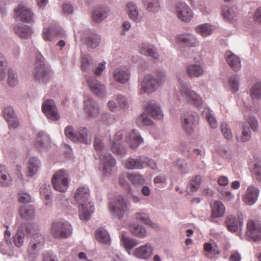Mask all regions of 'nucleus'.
Wrapping results in <instances>:
<instances>
[{"label":"nucleus","instance_id":"obj_1","mask_svg":"<svg viewBox=\"0 0 261 261\" xmlns=\"http://www.w3.org/2000/svg\"><path fill=\"white\" fill-rule=\"evenodd\" d=\"M89 193V189L86 186L79 187L74 193V199L80 205L79 217L83 221L89 220L94 210L93 205L87 203Z\"/></svg>","mask_w":261,"mask_h":261},{"label":"nucleus","instance_id":"obj_2","mask_svg":"<svg viewBox=\"0 0 261 261\" xmlns=\"http://www.w3.org/2000/svg\"><path fill=\"white\" fill-rule=\"evenodd\" d=\"M25 230L28 233H33L27 248V253L28 257L34 258L43 249L44 245V239L41 234L38 233H34L36 230L35 227L31 224L27 226Z\"/></svg>","mask_w":261,"mask_h":261},{"label":"nucleus","instance_id":"obj_3","mask_svg":"<svg viewBox=\"0 0 261 261\" xmlns=\"http://www.w3.org/2000/svg\"><path fill=\"white\" fill-rule=\"evenodd\" d=\"M50 233L55 239H66L72 234V227L67 221L64 220L55 221L51 224Z\"/></svg>","mask_w":261,"mask_h":261},{"label":"nucleus","instance_id":"obj_4","mask_svg":"<svg viewBox=\"0 0 261 261\" xmlns=\"http://www.w3.org/2000/svg\"><path fill=\"white\" fill-rule=\"evenodd\" d=\"M128 202L123 196L117 195L109 203V208L113 217L120 219L128 212Z\"/></svg>","mask_w":261,"mask_h":261},{"label":"nucleus","instance_id":"obj_5","mask_svg":"<svg viewBox=\"0 0 261 261\" xmlns=\"http://www.w3.org/2000/svg\"><path fill=\"white\" fill-rule=\"evenodd\" d=\"M165 80V74L163 72L158 75L156 79H154L150 74L146 75L141 84V88L144 92L151 93L155 91L159 86Z\"/></svg>","mask_w":261,"mask_h":261},{"label":"nucleus","instance_id":"obj_6","mask_svg":"<svg viewBox=\"0 0 261 261\" xmlns=\"http://www.w3.org/2000/svg\"><path fill=\"white\" fill-rule=\"evenodd\" d=\"M33 74L34 78L37 80L42 82H47L49 77V71L44 66V61L43 56L39 54L36 56L35 68Z\"/></svg>","mask_w":261,"mask_h":261},{"label":"nucleus","instance_id":"obj_7","mask_svg":"<svg viewBox=\"0 0 261 261\" xmlns=\"http://www.w3.org/2000/svg\"><path fill=\"white\" fill-rule=\"evenodd\" d=\"M51 182L56 191L64 192L68 187V176L65 170L57 171L53 176Z\"/></svg>","mask_w":261,"mask_h":261},{"label":"nucleus","instance_id":"obj_8","mask_svg":"<svg viewBox=\"0 0 261 261\" xmlns=\"http://www.w3.org/2000/svg\"><path fill=\"white\" fill-rule=\"evenodd\" d=\"M179 93L182 100L197 108H201L203 101L201 97L194 91L186 87H182Z\"/></svg>","mask_w":261,"mask_h":261},{"label":"nucleus","instance_id":"obj_9","mask_svg":"<svg viewBox=\"0 0 261 261\" xmlns=\"http://www.w3.org/2000/svg\"><path fill=\"white\" fill-rule=\"evenodd\" d=\"M127 133L125 130H121L116 133L113 138L110 139L111 144V149L112 151L117 155H124L126 153V149L121 146L123 136H126Z\"/></svg>","mask_w":261,"mask_h":261},{"label":"nucleus","instance_id":"obj_10","mask_svg":"<svg viewBox=\"0 0 261 261\" xmlns=\"http://www.w3.org/2000/svg\"><path fill=\"white\" fill-rule=\"evenodd\" d=\"M99 160L102 165V171L106 175H110L112 173V168L116 164L115 158L109 153L101 154L99 155Z\"/></svg>","mask_w":261,"mask_h":261},{"label":"nucleus","instance_id":"obj_11","mask_svg":"<svg viewBox=\"0 0 261 261\" xmlns=\"http://www.w3.org/2000/svg\"><path fill=\"white\" fill-rule=\"evenodd\" d=\"M175 12L177 17L183 21H189L193 17L192 11L185 3H178L175 6Z\"/></svg>","mask_w":261,"mask_h":261},{"label":"nucleus","instance_id":"obj_12","mask_svg":"<svg viewBox=\"0 0 261 261\" xmlns=\"http://www.w3.org/2000/svg\"><path fill=\"white\" fill-rule=\"evenodd\" d=\"M247 234L252 241L261 240V223L258 221L250 220L247 223Z\"/></svg>","mask_w":261,"mask_h":261},{"label":"nucleus","instance_id":"obj_13","mask_svg":"<svg viewBox=\"0 0 261 261\" xmlns=\"http://www.w3.org/2000/svg\"><path fill=\"white\" fill-rule=\"evenodd\" d=\"M42 110L48 119L53 121L58 120L59 119L60 116L54 100L51 99L45 100L42 104Z\"/></svg>","mask_w":261,"mask_h":261},{"label":"nucleus","instance_id":"obj_14","mask_svg":"<svg viewBox=\"0 0 261 261\" xmlns=\"http://www.w3.org/2000/svg\"><path fill=\"white\" fill-rule=\"evenodd\" d=\"M195 113L187 112L184 113L181 118V125L184 130L189 134L193 132L195 127Z\"/></svg>","mask_w":261,"mask_h":261},{"label":"nucleus","instance_id":"obj_15","mask_svg":"<svg viewBox=\"0 0 261 261\" xmlns=\"http://www.w3.org/2000/svg\"><path fill=\"white\" fill-rule=\"evenodd\" d=\"M15 15L21 21L30 23L33 20V13L30 9L20 4L15 10Z\"/></svg>","mask_w":261,"mask_h":261},{"label":"nucleus","instance_id":"obj_16","mask_svg":"<svg viewBox=\"0 0 261 261\" xmlns=\"http://www.w3.org/2000/svg\"><path fill=\"white\" fill-rule=\"evenodd\" d=\"M221 15L223 18L229 22L236 21L238 18V11L236 8L224 6L222 8Z\"/></svg>","mask_w":261,"mask_h":261},{"label":"nucleus","instance_id":"obj_17","mask_svg":"<svg viewBox=\"0 0 261 261\" xmlns=\"http://www.w3.org/2000/svg\"><path fill=\"white\" fill-rule=\"evenodd\" d=\"M88 84L91 91L98 96H102L106 93L105 86L93 77H90L88 81Z\"/></svg>","mask_w":261,"mask_h":261},{"label":"nucleus","instance_id":"obj_18","mask_svg":"<svg viewBox=\"0 0 261 261\" xmlns=\"http://www.w3.org/2000/svg\"><path fill=\"white\" fill-rule=\"evenodd\" d=\"M124 140L132 148L138 147L143 142V139L138 131L135 129H133L129 134L127 133L126 136L124 137Z\"/></svg>","mask_w":261,"mask_h":261},{"label":"nucleus","instance_id":"obj_19","mask_svg":"<svg viewBox=\"0 0 261 261\" xmlns=\"http://www.w3.org/2000/svg\"><path fill=\"white\" fill-rule=\"evenodd\" d=\"M225 59L230 68L234 71H238L241 68V60L239 57L229 50L225 52Z\"/></svg>","mask_w":261,"mask_h":261},{"label":"nucleus","instance_id":"obj_20","mask_svg":"<svg viewBox=\"0 0 261 261\" xmlns=\"http://www.w3.org/2000/svg\"><path fill=\"white\" fill-rule=\"evenodd\" d=\"M177 41L185 46L195 47L198 45V42L195 36L190 34L187 33L179 35L176 37Z\"/></svg>","mask_w":261,"mask_h":261},{"label":"nucleus","instance_id":"obj_21","mask_svg":"<svg viewBox=\"0 0 261 261\" xmlns=\"http://www.w3.org/2000/svg\"><path fill=\"white\" fill-rule=\"evenodd\" d=\"M152 254V248L149 244L142 245L136 248L133 255L140 259H146Z\"/></svg>","mask_w":261,"mask_h":261},{"label":"nucleus","instance_id":"obj_22","mask_svg":"<svg viewBox=\"0 0 261 261\" xmlns=\"http://www.w3.org/2000/svg\"><path fill=\"white\" fill-rule=\"evenodd\" d=\"M84 111L91 117H96L99 113L97 103L93 99H87L84 101Z\"/></svg>","mask_w":261,"mask_h":261},{"label":"nucleus","instance_id":"obj_23","mask_svg":"<svg viewBox=\"0 0 261 261\" xmlns=\"http://www.w3.org/2000/svg\"><path fill=\"white\" fill-rule=\"evenodd\" d=\"M127 13L130 19L136 22H139L144 17V13L139 12L137 6L133 3L129 2L127 4Z\"/></svg>","mask_w":261,"mask_h":261},{"label":"nucleus","instance_id":"obj_24","mask_svg":"<svg viewBox=\"0 0 261 261\" xmlns=\"http://www.w3.org/2000/svg\"><path fill=\"white\" fill-rule=\"evenodd\" d=\"M129 70L125 67L117 68L113 72L114 80L121 83H126L129 79Z\"/></svg>","mask_w":261,"mask_h":261},{"label":"nucleus","instance_id":"obj_25","mask_svg":"<svg viewBox=\"0 0 261 261\" xmlns=\"http://www.w3.org/2000/svg\"><path fill=\"white\" fill-rule=\"evenodd\" d=\"M259 190L253 186H249L247 189L246 192L243 199L244 202L248 205H252L257 200Z\"/></svg>","mask_w":261,"mask_h":261},{"label":"nucleus","instance_id":"obj_26","mask_svg":"<svg viewBox=\"0 0 261 261\" xmlns=\"http://www.w3.org/2000/svg\"><path fill=\"white\" fill-rule=\"evenodd\" d=\"M145 161L143 160V156L134 159L128 158L124 162V166L125 168L129 170L141 169L143 168Z\"/></svg>","mask_w":261,"mask_h":261},{"label":"nucleus","instance_id":"obj_27","mask_svg":"<svg viewBox=\"0 0 261 261\" xmlns=\"http://www.w3.org/2000/svg\"><path fill=\"white\" fill-rule=\"evenodd\" d=\"M211 210L212 217L214 218L222 217L225 213V206L220 201H216L211 204Z\"/></svg>","mask_w":261,"mask_h":261},{"label":"nucleus","instance_id":"obj_28","mask_svg":"<svg viewBox=\"0 0 261 261\" xmlns=\"http://www.w3.org/2000/svg\"><path fill=\"white\" fill-rule=\"evenodd\" d=\"M187 73L191 78L199 77L204 74V67L199 64H191L187 67Z\"/></svg>","mask_w":261,"mask_h":261},{"label":"nucleus","instance_id":"obj_29","mask_svg":"<svg viewBox=\"0 0 261 261\" xmlns=\"http://www.w3.org/2000/svg\"><path fill=\"white\" fill-rule=\"evenodd\" d=\"M146 111L154 119H161L163 117V114L160 107L154 102L151 101L148 103L145 108Z\"/></svg>","mask_w":261,"mask_h":261},{"label":"nucleus","instance_id":"obj_30","mask_svg":"<svg viewBox=\"0 0 261 261\" xmlns=\"http://www.w3.org/2000/svg\"><path fill=\"white\" fill-rule=\"evenodd\" d=\"M15 33L20 38L22 39H28L32 34L31 29L25 24H18L13 28Z\"/></svg>","mask_w":261,"mask_h":261},{"label":"nucleus","instance_id":"obj_31","mask_svg":"<svg viewBox=\"0 0 261 261\" xmlns=\"http://www.w3.org/2000/svg\"><path fill=\"white\" fill-rule=\"evenodd\" d=\"M62 35L61 29H54L51 28H44L42 33V37L45 41H53L56 37H60Z\"/></svg>","mask_w":261,"mask_h":261},{"label":"nucleus","instance_id":"obj_32","mask_svg":"<svg viewBox=\"0 0 261 261\" xmlns=\"http://www.w3.org/2000/svg\"><path fill=\"white\" fill-rule=\"evenodd\" d=\"M139 52L145 56H149L153 59H157L158 58V54L154 46L147 43H142L140 46Z\"/></svg>","mask_w":261,"mask_h":261},{"label":"nucleus","instance_id":"obj_33","mask_svg":"<svg viewBox=\"0 0 261 261\" xmlns=\"http://www.w3.org/2000/svg\"><path fill=\"white\" fill-rule=\"evenodd\" d=\"M79 141L85 144H90L91 142V133L85 127L80 128L77 133V142Z\"/></svg>","mask_w":261,"mask_h":261},{"label":"nucleus","instance_id":"obj_34","mask_svg":"<svg viewBox=\"0 0 261 261\" xmlns=\"http://www.w3.org/2000/svg\"><path fill=\"white\" fill-rule=\"evenodd\" d=\"M25 233L22 227H19L15 234L13 236V243L15 247L20 248L22 247L24 242Z\"/></svg>","mask_w":261,"mask_h":261},{"label":"nucleus","instance_id":"obj_35","mask_svg":"<svg viewBox=\"0 0 261 261\" xmlns=\"http://www.w3.org/2000/svg\"><path fill=\"white\" fill-rule=\"evenodd\" d=\"M19 213L20 217L23 219L30 220L35 217V208L32 205L20 207Z\"/></svg>","mask_w":261,"mask_h":261},{"label":"nucleus","instance_id":"obj_36","mask_svg":"<svg viewBox=\"0 0 261 261\" xmlns=\"http://www.w3.org/2000/svg\"><path fill=\"white\" fill-rule=\"evenodd\" d=\"M28 169L30 176L35 175L40 167V162L36 158H30L28 162Z\"/></svg>","mask_w":261,"mask_h":261},{"label":"nucleus","instance_id":"obj_37","mask_svg":"<svg viewBox=\"0 0 261 261\" xmlns=\"http://www.w3.org/2000/svg\"><path fill=\"white\" fill-rule=\"evenodd\" d=\"M109 10L107 7H99L95 10L93 14L94 21L99 22L107 17Z\"/></svg>","mask_w":261,"mask_h":261},{"label":"nucleus","instance_id":"obj_38","mask_svg":"<svg viewBox=\"0 0 261 261\" xmlns=\"http://www.w3.org/2000/svg\"><path fill=\"white\" fill-rule=\"evenodd\" d=\"M12 180L6 171L5 167L0 165V186L2 187H8L11 184Z\"/></svg>","mask_w":261,"mask_h":261},{"label":"nucleus","instance_id":"obj_39","mask_svg":"<svg viewBox=\"0 0 261 261\" xmlns=\"http://www.w3.org/2000/svg\"><path fill=\"white\" fill-rule=\"evenodd\" d=\"M96 239L101 243L110 244L111 239L108 231L105 229L101 228L98 229L95 232Z\"/></svg>","mask_w":261,"mask_h":261},{"label":"nucleus","instance_id":"obj_40","mask_svg":"<svg viewBox=\"0 0 261 261\" xmlns=\"http://www.w3.org/2000/svg\"><path fill=\"white\" fill-rule=\"evenodd\" d=\"M225 224L227 229L230 232H236L239 229V222L234 216H229L227 217Z\"/></svg>","mask_w":261,"mask_h":261},{"label":"nucleus","instance_id":"obj_41","mask_svg":"<svg viewBox=\"0 0 261 261\" xmlns=\"http://www.w3.org/2000/svg\"><path fill=\"white\" fill-rule=\"evenodd\" d=\"M195 31L203 37H206L211 34L213 28L208 23H204L198 25L195 28Z\"/></svg>","mask_w":261,"mask_h":261},{"label":"nucleus","instance_id":"obj_42","mask_svg":"<svg viewBox=\"0 0 261 261\" xmlns=\"http://www.w3.org/2000/svg\"><path fill=\"white\" fill-rule=\"evenodd\" d=\"M145 8L149 12L155 13L160 9L158 0H142Z\"/></svg>","mask_w":261,"mask_h":261},{"label":"nucleus","instance_id":"obj_43","mask_svg":"<svg viewBox=\"0 0 261 261\" xmlns=\"http://www.w3.org/2000/svg\"><path fill=\"white\" fill-rule=\"evenodd\" d=\"M40 193L45 204H49L51 202V189L49 185H42L40 188Z\"/></svg>","mask_w":261,"mask_h":261},{"label":"nucleus","instance_id":"obj_44","mask_svg":"<svg viewBox=\"0 0 261 261\" xmlns=\"http://www.w3.org/2000/svg\"><path fill=\"white\" fill-rule=\"evenodd\" d=\"M201 182V176L199 175H195L190 181L188 186L189 190L191 192H196L200 186Z\"/></svg>","mask_w":261,"mask_h":261},{"label":"nucleus","instance_id":"obj_45","mask_svg":"<svg viewBox=\"0 0 261 261\" xmlns=\"http://www.w3.org/2000/svg\"><path fill=\"white\" fill-rule=\"evenodd\" d=\"M127 178L133 185H142L145 182L143 176L137 173H127Z\"/></svg>","mask_w":261,"mask_h":261},{"label":"nucleus","instance_id":"obj_46","mask_svg":"<svg viewBox=\"0 0 261 261\" xmlns=\"http://www.w3.org/2000/svg\"><path fill=\"white\" fill-rule=\"evenodd\" d=\"M202 115L205 117L210 126L212 128H215L217 127L218 123L217 120L213 115L211 114V111L208 109H205L202 112Z\"/></svg>","mask_w":261,"mask_h":261},{"label":"nucleus","instance_id":"obj_47","mask_svg":"<svg viewBox=\"0 0 261 261\" xmlns=\"http://www.w3.org/2000/svg\"><path fill=\"white\" fill-rule=\"evenodd\" d=\"M7 83L10 87H14L18 83V80L16 72L12 69L8 70Z\"/></svg>","mask_w":261,"mask_h":261},{"label":"nucleus","instance_id":"obj_48","mask_svg":"<svg viewBox=\"0 0 261 261\" xmlns=\"http://www.w3.org/2000/svg\"><path fill=\"white\" fill-rule=\"evenodd\" d=\"M251 96L253 100L261 98V83L254 85L250 90Z\"/></svg>","mask_w":261,"mask_h":261},{"label":"nucleus","instance_id":"obj_49","mask_svg":"<svg viewBox=\"0 0 261 261\" xmlns=\"http://www.w3.org/2000/svg\"><path fill=\"white\" fill-rule=\"evenodd\" d=\"M136 122L137 125L139 126L143 125H151L153 124L152 120L144 113H142L140 115V116L137 118Z\"/></svg>","mask_w":261,"mask_h":261},{"label":"nucleus","instance_id":"obj_50","mask_svg":"<svg viewBox=\"0 0 261 261\" xmlns=\"http://www.w3.org/2000/svg\"><path fill=\"white\" fill-rule=\"evenodd\" d=\"M99 41L98 35L92 34L87 38L86 43L89 47L94 48L98 45Z\"/></svg>","mask_w":261,"mask_h":261},{"label":"nucleus","instance_id":"obj_51","mask_svg":"<svg viewBox=\"0 0 261 261\" xmlns=\"http://www.w3.org/2000/svg\"><path fill=\"white\" fill-rule=\"evenodd\" d=\"M121 240L124 247L129 250L138 244L136 240L127 238L123 234H122Z\"/></svg>","mask_w":261,"mask_h":261},{"label":"nucleus","instance_id":"obj_52","mask_svg":"<svg viewBox=\"0 0 261 261\" xmlns=\"http://www.w3.org/2000/svg\"><path fill=\"white\" fill-rule=\"evenodd\" d=\"M135 219L143 223L144 224L152 226L153 225L151 221L149 219L148 216L147 214L144 213H137L135 215Z\"/></svg>","mask_w":261,"mask_h":261},{"label":"nucleus","instance_id":"obj_53","mask_svg":"<svg viewBox=\"0 0 261 261\" xmlns=\"http://www.w3.org/2000/svg\"><path fill=\"white\" fill-rule=\"evenodd\" d=\"M130 230L134 234L138 237L144 238L146 234L145 229L139 225L132 227Z\"/></svg>","mask_w":261,"mask_h":261},{"label":"nucleus","instance_id":"obj_54","mask_svg":"<svg viewBox=\"0 0 261 261\" xmlns=\"http://www.w3.org/2000/svg\"><path fill=\"white\" fill-rule=\"evenodd\" d=\"M221 131L223 134L224 137L228 140L232 139V133L230 128L228 126L227 124L225 122H222L221 124Z\"/></svg>","mask_w":261,"mask_h":261},{"label":"nucleus","instance_id":"obj_55","mask_svg":"<svg viewBox=\"0 0 261 261\" xmlns=\"http://www.w3.org/2000/svg\"><path fill=\"white\" fill-rule=\"evenodd\" d=\"M65 135L73 142H77V133H74V129L71 126H67L64 130Z\"/></svg>","mask_w":261,"mask_h":261},{"label":"nucleus","instance_id":"obj_56","mask_svg":"<svg viewBox=\"0 0 261 261\" xmlns=\"http://www.w3.org/2000/svg\"><path fill=\"white\" fill-rule=\"evenodd\" d=\"M93 146L96 152L100 153L104 148L103 139L101 137H96L93 142Z\"/></svg>","mask_w":261,"mask_h":261},{"label":"nucleus","instance_id":"obj_57","mask_svg":"<svg viewBox=\"0 0 261 261\" xmlns=\"http://www.w3.org/2000/svg\"><path fill=\"white\" fill-rule=\"evenodd\" d=\"M229 86L232 93H236L239 90L238 78L236 75L230 77L228 81Z\"/></svg>","mask_w":261,"mask_h":261},{"label":"nucleus","instance_id":"obj_58","mask_svg":"<svg viewBox=\"0 0 261 261\" xmlns=\"http://www.w3.org/2000/svg\"><path fill=\"white\" fill-rule=\"evenodd\" d=\"M251 174L257 180H261V162H258L254 164Z\"/></svg>","mask_w":261,"mask_h":261},{"label":"nucleus","instance_id":"obj_59","mask_svg":"<svg viewBox=\"0 0 261 261\" xmlns=\"http://www.w3.org/2000/svg\"><path fill=\"white\" fill-rule=\"evenodd\" d=\"M251 138V132L248 127L244 126L242 134L240 138L237 137L238 141L246 142Z\"/></svg>","mask_w":261,"mask_h":261},{"label":"nucleus","instance_id":"obj_60","mask_svg":"<svg viewBox=\"0 0 261 261\" xmlns=\"http://www.w3.org/2000/svg\"><path fill=\"white\" fill-rule=\"evenodd\" d=\"M7 66V62L4 57L0 54V79L3 80L5 76V71Z\"/></svg>","mask_w":261,"mask_h":261},{"label":"nucleus","instance_id":"obj_61","mask_svg":"<svg viewBox=\"0 0 261 261\" xmlns=\"http://www.w3.org/2000/svg\"><path fill=\"white\" fill-rule=\"evenodd\" d=\"M92 63V59L90 57L85 56L82 57L81 60V69L83 71H87L89 69Z\"/></svg>","mask_w":261,"mask_h":261},{"label":"nucleus","instance_id":"obj_62","mask_svg":"<svg viewBox=\"0 0 261 261\" xmlns=\"http://www.w3.org/2000/svg\"><path fill=\"white\" fill-rule=\"evenodd\" d=\"M3 115L7 121L10 120L15 117L14 110L11 107H8L5 108L3 111Z\"/></svg>","mask_w":261,"mask_h":261},{"label":"nucleus","instance_id":"obj_63","mask_svg":"<svg viewBox=\"0 0 261 261\" xmlns=\"http://www.w3.org/2000/svg\"><path fill=\"white\" fill-rule=\"evenodd\" d=\"M18 197L19 202L23 203H29L31 201L30 195L23 192H20L18 194Z\"/></svg>","mask_w":261,"mask_h":261},{"label":"nucleus","instance_id":"obj_64","mask_svg":"<svg viewBox=\"0 0 261 261\" xmlns=\"http://www.w3.org/2000/svg\"><path fill=\"white\" fill-rule=\"evenodd\" d=\"M247 121L252 130L255 131L258 127V121L257 119L254 117L250 116L247 119Z\"/></svg>","mask_w":261,"mask_h":261}]
</instances>
